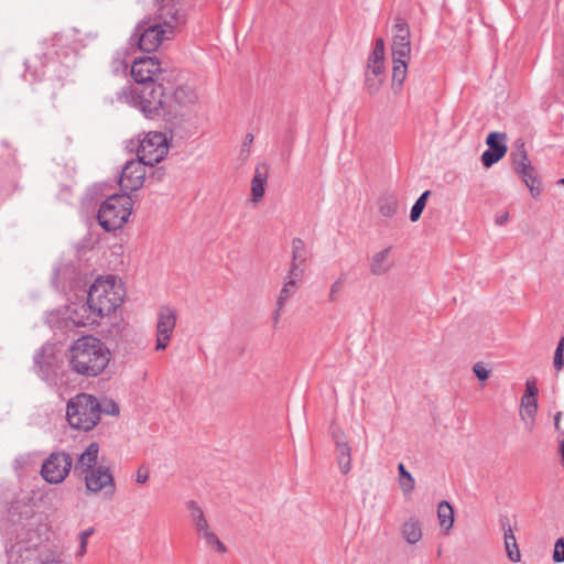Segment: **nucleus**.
I'll return each mask as SVG.
<instances>
[{
    "label": "nucleus",
    "mask_w": 564,
    "mask_h": 564,
    "mask_svg": "<svg viewBox=\"0 0 564 564\" xmlns=\"http://www.w3.org/2000/svg\"><path fill=\"white\" fill-rule=\"evenodd\" d=\"M66 358L72 371L90 378L105 371L110 361V351L104 341L88 335L82 336L69 346Z\"/></svg>",
    "instance_id": "f257e3e1"
},
{
    "label": "nucleus",
    "mask_w": 564,
    "mask_h": 564,
    "mask_svg": "<svg viewBox=\"0 0 564 564\" xmlns=\"http://www.w3.org/2000/svg\"><path fill=\"white\" fill-rule=\"evenodd\" d=\"M117 99L138 108L147 118L176 113V110L167 104L165 90L161 84L126 86L117 94Z\"/></svg>",
    "instance_id": "f03ea898"
},
{
    "label": "nucleus",
    "mask_w": 564,
    "mask_h": 564,
    "mask_svg": "<svg viewBox=\"0 0 564 564\" xmlns=\"http://www.w3.org/2000/svg\"><path fill=\"white\" fill-rule=\"evenodd\" d=\"M87 297L97 315L107 316L122 303L124 289L121 281L113 275L98 278L89 288Z\"/></svg>",
    "instance_id": "7ed1b4c3"
},
{
    "label": "nucleus",
    "mask_w": 564,
    "mask_h": 564,
    "mask_svg": "<svg viewBox=\"0 0 564 564\" xmlns=\"http://www.w3.org/2000/svg\"><path fill=\"white\" fill-rule=\"evenodd\" d=\"M66 419L73 429L93 430L99 422L98 399L87 393L75 395L67 402Z\"/></svg>",
    "instance_id": "20e7f679"
},
{
    "label": "nucleus",
    "mask_w": 564,
    "mask_h": 564,
    "mask_svg": "<svg viewBox=\"0 0 564 564\" xmlns=\"http://www.w3.org/2000/svg\"><path fill=\"white\" fill-rule=\"evenodd\" d=\"M131 212V197L126 193L113 194L100 205L97 219L106 231H112L123 226Z\"/></svg>",
    "instance_id": "39448f33"
},
{
    "label": "nucleus",
    "mask_w": 564,
    "mask_h": 564,
    "mask_svg": "<svg viewBox=\"0 0 564 564\" xmlns=\"http://www.w3.org/2000/svg\"><path fill=\"white\" fill-rule=\"evenodd\" d=\"M174 25L170 22L163 24L159 22L144 21L138 24L133 36L138 39L139 48L143 52H154L163 42L173 35Z\"/></svg>",
    "instance_id": "423d86ee"
},
{
    "label": "nucleus",
    "mask_w": 564,
    "mask_h": 564,
    "mask_svg": "<svg viewBox=\"0 0 564 564\" xmlns=\"http://www.w3.org/2000/svg\"><path fill=\"white\" fill-rule=\"evenodd\" d=\"M73 466L72 456L63 451L53 452L43 462L41 476L52 485L61 484L69 474Z\"/></svg>",
    "instance_id": "0eeeda50"
},
{
    "label": "nucleus",
    "mask_w": 564,
    "mask_h": 564,
    "mask_svg": "<svg viewBox=\"0 0 564 564\" xmlns=\"http://www.w3.org/2000/svg\"><path fill=\"white\" fill-rule=\"evenodd\" d=\"M169 145L165 134L151 131L140 141L137 155L144 160L149 166L161 162L167 154Z\"/></svg>",
    "instance_id": "6e6552de"
},
{
    "label": "nucleus",
    "mask_w": 564,
    "mask_h": 564,
    "mask_svg": "<svg viewBox=\"0 0 564 564\" xmlns=\"http://www.w3.org/2000/svg\"><path fill=\"white\" fill-rule=\"evenodd\" d=\"M177 322V311L171 306L163 305L158 312L155 349L164 350L173 336Z\"/></svg>",
    "instance_id": "1a4fd4ad"
},
{
    "label": "nucleus",
    "mask_w": 564,
    "mask_h": 564,
    "mask_svg": "<svg viewBox=\"0 0 564 564\" xmlns=\"http://www.w3.org/2000/svg\"><path fill=\"white\" fill-rule=\"evenodd\" d=\"M145 166H149L144 160H131L126 163L122 169L120 176V186L126 192H134L139 189L144 182L145 178Z\"/></svg>",
    "instance_id": "9d476101"
},
{
    "label": "nucleus",
    "mask_w": 564,
    "mask_h": 564,
    "mask_svg": "<svg viewBox=\"0 0 564 564\" xmlns=\"http://www.w3.org/2000/svg\"><path fill=\"white\" fill-rule=\"evenodd\" d=\"M161 70V63L156 57H139L132 63L131 76L138 85H145L155 83V78Z\"/></svg>",
    "instance_id": "9b49d317"
},
{
    "label": "nucleus",
    "mask_w": 564,
    "mask_h": 564,
    "mask_svg": "<svg viewBox=\"0 0 564 564\" xmlns=\"http://www.w3.org/2000/svg\"><path fill=\"white\" fill-rule=\"evenodd\" d=\"M83 475L85 476V485L88 491L97 494L105 489L109 490L110 495H113L116 485L113 476L108 467L99 465Z\"/></svg>",
    "instance_id": "f8f14e48"
},
{
    "label": "nucleus",
    "mask_w": 564,
    "mask_h": 564,
    "mask_svg": "<svg viewBox=\"0 0 564 564\" xmlns=\"http://www.w3.org/2000/svg\"><path fill=\"white\" fill-rule=\"evenodd\" d=\"M507 135L500 132H490L486 138L488 149L481 154V162L484 166L490 167L507 153L506 144Z\"/></svg>",
    "instance_id": "ddd939ff"
},
{
    "label": "nucleus",
    "mask_w": 564,
    "mask_h": 564,
    "mask_svg": "<svg viewBox=\"0 0 564 564\" xmlns=\"http://www.w3.org/2000/svg\"><path fill=\"white\" fill-rule=\"evenodd\" d=\"M100 317L102 316L97 315L96 310H93V304L89 303L88 297L86 302L73 303L67 307V318L76 326L94 325Z\"/></svg>",
    "instance_id": "4468645a"
},
{
    "label": "nucleus",
    "mask_w": 564,
    "mask_h": 564,
    "mask_svg": "<svg viewBox=\"0 0 564 564\" xmlns=\"http://www.w3.org/2000/svg\"><path fill=\"white\" fill-rule=\"evenodd\" d=\"M332 437L336 447V459L343 474H348L351 469V448L344 433L339 429H334Z\"/></svg>",
    "instance_id": "2eb2a0df"
},
{
    "label": "nucleus",
    "mask_w": 564,
    "mask_h": 564,
    "mask_svg": "<svg viewBox=\"0 0 564 564\" xmlns=\"http://www.w3.org/2000/svg\"><path fill=\"white\" fill-rule=\"evenodd\" d=\"M369 268L372 274L380 275L388 272L394 264V257L390 249H377L368 256Z\"/></svg>",
    "instance_id": "dca6fc26"
},
{
    "label": "nucleus",
    "mask_w": 564,
    "mask_h": 564,
    "mask_svg": "<svg viewBox=\"0 0 564 564\" xmlns=\"http://www.w3.org/2000/svg\"><path fill=\"white\" fill-rule=\"evenodd\" d=\"M268 174L269 165L267 163H259L256 166L254 174L251 180V200L253 203L260 202L264 196Z\"/></svg>",
    "instance_id": "f3484780"
},
{
    "label": "nucleus",
    "mask_w": 564,
    "mask_h": 564,
    "mask_svg": "<svg viewBox=\"0 0 564 564\" xmlns=\"http://www.w3.org/2000/svg\"><path fill=\"white\" fill-rule=\"evenodd\" d=\"M99 445L96 442L90 443L87 448L78 455L74 465V471L83 475L84 473L94 469L98 459Z\"/></svg>",
    "instance_id": "a211bd4d"
},
{
    "label": "nucleus",
    "mask_w": 564,
    "mask_h": 564,
    "mask_svg": "<svg viewBox=\"0 0 564 564\" xmlns=\"http://www.w3.org/2000/svg\"><path fill=\"white\" fill-rule=\"evenodd\" d=\"M518 175L522 178L527 187L529 188L531 195L536 197L541 193V181L536 176L535 169L531 164V162L527 163L523 166L514 169Z\"/></svg>",
    "instance_id": "6ab92c4d"
},
{
    "label": "nucleus",
    "mask_w": 564,
    "mask_h": 564,
    "mask_svg": "<svg viewBox=\"0 0 564 564\" xmlns=\"http://www.w3.org/2000/svg\"><path fill=\"white\" fill-rule=\"evenodd\" d=\"M302 276H295L293 274H288L284 278V283L282 285V289L280 290L278 300H276V306L284 307L288 301L295 295V293L299 290V283L301 282Z\"/></svg>",
    "instance_id": "aec40b11"
},
{
    "label": "nucleus",
    "mask_w": 564,
    "mask_h": 564,
    "mask_svg": "<svg viewBox=\"0 0 564 564\" xmlns=\"http://www.w3.org/2000/svg\"><path fill=\"white\" fill-rule=\"evenodd\" d=\"M186 506L189 511L191 521H192L197 534L200 535L202 533L209 530L210 529L209 523L205 517L203 509L199 507V505L196 501L191 500L186 503Z\"/></svg>",
    "instance_id": "412c9836"
},
{
    "label": "nucleus",
    "mask_w": 564,
    "mask_h": 564,
    "mask_svg": "<svg viewBox=\"0 0 564 564\" xmlns=\"http://www.w3.org/2000/svg\"><path fill=\"white\" fill-rule=\"evenodd\" d=\"M198 97L196 91L188 86L176 87L171 96L170 105L175 104L180 107H186L197 101ZM173 108V106H171Z\"/></svg>",
    "instance_id": "4be33fe9"
},
{
    "label": "nucleus",
    "mask_w": 564,
    "mask_h": 564,
    "mask_svg": "<svg viewBox=\"0 0 564 564\" xmlns=\"http://www.w3.org/2000/svg\"><path fill=\"white\" fill-rule=\"evenodd\" d=\"M401 533L409 544H415L422 539L421 522L416 517H410L402 525Z\"/></svg>",
    "instance_id": "5701e85b"
},
{
    "label": "nucleus",
    "mask_w": 564,
    "mask_h": 564,
    "mask_svg": "<svg viewBox=\"0 0 564 564\" xmlns=\"http://www.w3.org/2000/svg\"><path fill=\"white\" fill-rule=\"evenodd\" d=\"M505 547L510 561L517 563L521 560V554L517 544L516 536L508 523H502Z\"/></svg>",
    "instance_id": "b1692460"
},
{
    "label": "nucleus",
    "mask_w": 564,
    "mask_h": 564,
    "mask_svg": "<svg viewBox=\"0 0 564 564\" xmlns=\"http://www.w3.org/2000/svg\"><path fill=\"white\" fill-rule=\"evenodd\" d=\"M392 84L391 88L394 94H399L408 74V61L392 59Z\"/></svg>",
    "instance_id": "393cba45"
},
{
    "label": "nucleus",
    "mask_w": 564,
    "mask_h": 564,
    "mask_svg": "<svg viewBox=\"0 0 564 564\" xmlns=\"http://www.w3.org/2000/svg\"><path fill=\"white\" fill-rule=\"evenodd\" d=\"M510 160L512 162L513 169L523 166L530 162L525 150V144L522 140L519 139L512 144L510 151Z\"/></svg>",
    "instance_id": "a878e982"
},
{
    "label": "nucleus",
    "mask_w": 564,
    "mask_h": 564,
    "mask_svg": "<svg viewBox=\"0 0 564 564\" xmlns=\"http://www.w3.org/2000/svg\"><path fill=\"white\" fill-rule=\"evenodd\" d=\"M538 412V402L535 399H521V419L528 423L530 427L533 426L535 421V415Z\"/></svg>",
    "instance_id": "bb28decb"
},
{
    "label": "nucleus",
    "mask_w": 564,
    "mask_h": 564,
    "mask_svg": "<svg viewBox=\"0 0 564 564\" xmlns=\"http://www.w3.org/2000/svg\"><path fill=\"white\" fill-rule=\"evenodd\" d=\"M308 258L307 249H294L292 263L289 273L295 276H303L304 263Z\"/></svg>",
    "instance_id": "cd10ccee"
},
{
    "label": "nucleus",
    "mask_w": 564,
    "mask_h": 564,
    "mask_svg": "<svg viewBox=\"0 0 564 564\" xmlns=\"http://www.w3.org/2000/svg\"><path fill=\"white\" fill-rule=\"evenodd\" d=\"M45 351L46 348L42 347L39 351L34 355V364L37 368L39 375L42 379L48 381L51 380V361L46 360L45 358Z\"/></svg>",
    "instance_id": "c85d7f7f"
},
{
    "label": "nucleus",
    "mask_w": 564,
    "mask_h": 564,
    "mask_svg": "<svg viewBox=\"0 0 564 564\" xmlns=\"http://www.w3.org/2000/svg\"><path fill=\"white\" fill-rule=\"evenodd\" d=\"M392 59L409 61L411 53V41L410 40H394L392 39Z\"/></svg>",
    "instance_id": "c756f323"
},
{
    "label": "nucleus",
    "mask_w": 564,
    "mask_h": 564,
    "mask_svg": "<svg viewBox=\"0 0 564 564\" xmlns=\"http://www.w3.org/2000/svg\"><path fill=\"white\" fill-rule=\"evenodd\" d=\"M437 516L440 519L441 527H443L446 530L453 527L454 511L452 506L447 501L440 502L437 508Z\"/></svg>",
    "instance_id": "7c9ffc66"
},
{
    "label": "nucleus",
    "mask_w": 564,
    "mask_h": 564,
    "mask_svg": "<svg viewBox=\"0 0 564 564\" xmlns=\"http://www.w3.org/2000/svg\"><path fill=\"white\" fill-rule=\"evenodd\" d=\"M199 538H202L205 541V544L210 550H214L221 554L227 552V546L220 541V539L216 535V533L212 531V529L202 533L199 535Z\"/></svg>",
    "instance_id": "2f4dec72"
},
{
    "label": "nucleus",
    "mask_w": 564,
    "mask_h": 564,
    "mask_svg": "<svg viewBox=\"0 0 564 564\" xmlns=\"http://www.w3.org/2000/svg\"><path fill=\"white\" fill-rule=\"evenodd\" d=\"M398 212V202L393 196L382 197L379 200V213L382 217L392 218Z\"/></svg>",
    "instance_id": "473e14b6"
},
{
    "label": "nucleus",
    "mask_w": 564,
    "mask_h": 564,
    "mask_svg": "<svg viewBox=\"0 0 564 564\" xmlns=\"http://www.w3.org/2000/svg\"><path fill=\"white\" fill-rule=\"evenodd\" d=\"M399 471V484L404 494H410L414 489V478L412 475L406 470L405 466L400 463L398 466Z\"/></svg>",
    "instance_id": "72a5a7b5"
},
{
    "label": "nucleus",
    "mask_w": 564,
    "mask_h": 564,
    "mask_svg": "<svg viewBox=\"0 0 564 564\" xmlns=\"http://www.w3.org/2000/svg\"><path fill=\"white\" fill-rule=\"evenodd\" d=\"M393 39L394 40H400V41H404V40H410V28L406 23V21L398 15L395 17L394 19V24H393Z\"/></svg>",
    "instance_id": "f704fd0d"
},
{
    "label": "nucleus",
    "mask_w": 564,
    "mask_h": 564,
    "mask_svg": "<svg viewBox=\"0 0 564 564\" xmlns=\"http://www.w3.org/2000/svg\"><path fill=\"white\" fill-rule=\"evenodd\" d=\"M431 192L430 191H425L421 194V196L415 200L414 205L412 206L411 208V212H410V219L412 221H416L421 215H422V212L424 210L425 208V205H426V200H427V197L430 196Z\"/></svg>",
    "instance_id": "c9c22d12"
},
{
    "label": "nucleus",
    "mask_w": 564,
    "mask_h": 564,
    "mask_svg": "<svg viewBox=\"0 0 564 564\" xmlns=\"http://www.w3.org/2000/svg\"><path fill=\"white\" fill-rule=\"evenodd\" d=\"M98 411L99 416L102 413L116 416L119 414L120 409L119 405L112 399L104 398L101 401L98 400Z\"/></svg>",
    "instance_id": "e433bc0d"
},
{
    "label": "nucleus",
    "mask_w": 564,
    "mask_h": 564,
    "mask_svg": "<svg viewBox=\"0 0 564 564\" xmlns=\"http://www.w3.org/2000/svg\"><path fill=\"white\" fill-rule=\"evenodd\" d=\"M383 59H384V42L382 39H377L368 62L383 63Z\"/></svg>",
    "instance_id": "4c0bfd02"
},
{
    "label": "nucleus",
    "mask_w": 564,
    "mask_h": 564,
    "mask_svg": "<svg viewBox=\"0 0 564 564\" xmlns=\"http://www.w3.org/2000/svg\"><path fill=\"white\" fill-rule=\"evenodd\" d=\"M253 140H254V137L252 133H247L243 141H242V144L240 147V151H239V159L245 162L249 159L250 156V153H251V145L253 143Z\"/></svg>",
    "instance_id": "58836bf2"
},
{
    "label": "nucleus",
    "mask_w": 564,
    "mask_h": 564,
    "mask_svg": "<svg viewBox=\"0 0 564 564\" xmlns=\"http://www.w3.org/2000/svg\"><path fill=\"white\" fill-rule=\"evenodd\" d=\"M383 78H378L366 74L365 87L369 95H376L381 87Z\"/></svg>",
    "instance_id": "ea45409f"
},
{
    "label": "nucleus",
    "mask_w": 564,
    "mask_h": 564,
    "mask_svg": "<svg viewBox=\"0 0 564 564\" xmlns=\"http://www.w3.org/2000/svg\"><path fill=\"white\" fill-rule=\"evenodd\" d=\"M94 533V528L86 529L79 533V549L78 555L83 556L87 551V543L90 535Z\"/></svg>",
    "instance_id": "a19ab883"
},
{
    "label": "nucleus",
    "mask_w": 564,
    "mask_h": 564,
    "mask_svg": "<svg viewBox=\"0 0 564 564\" xmlns=\"http://www.w3.org/2000/svg\"><path fill=\"white\" fill-rule=\"evenodd\" d=\"M383 73H384V64L383 63L368 62L366 74H369L370 76H375L378 78H383Z\"/></svg>",
    "instance_id": "79ce46f5"
},
{
    "label": "nucleus",
    "mask_w": 564,
    "mask_h": 564,
    "mask_svg": "<svg viewBox=\"0 0 564 564\" xmlns=\"http://www.w3.org/2000/svg\"><path fill=\"white\" fill-rule=\"evenodd\" d=\"M553 561L554 563L564 562V538L557 539L554 544Z\"/></svg>",
    "instance_id": "37998d69"
},
{
    "label": "nucleus",
    "mask_w": 564,
    "mask_h": 564,
    "mask_svg": "<svg viewBox=\"0 0 564 564\" xmlns=\"http://www.w3.org/2000/svg\"><path fill=\"white\" fill-rule=\"evenodd\" d=\"M539 390L534 380L528 379L525 382V392L522 398L535 399Z\"/></svg>",
    "instance_id": "c03bdc74"
},
{
    "label": "nucleus",
    "mask_w": 564,
    "mask_h": 564,
    "mask_svg": "<svg viewBox=\"0 0 564 564\" xmlns=\"http://www.w3.org/2000/svg\"><path fill=\"white\" fill-rule=\"evenodd\" d=\"M473 370H474V373L476 375V377L479 380L484 381V380H487L489 378V375H490L489 370L486 369L484 367V365L480 364V362L475 364L474 367H473Z\"/></svg>",
    "instance_id": "a18cd8bd"
},
{
    "label": "nucleus",
    "mask_w": 564,
    "mask_h": 564,
    "mask_svg": "<svg viewBox=\"0 0 564 564\" xmlns=\"http://www.w3.org/2000/svg\"><path fill=\"white\" fill-rule=\"evenodd\" d=\"M343 288V280L337 279L332 285L329 290L328 301L335 302L337 294L341 291Z\"/></svg>",
    "instance_id": "49530a36"
},
{
    "label": "nucleus",
    "mask_w": 564,
    "mask_h": 564,
    "mask_svg": "<svg viewBox=\"0 0 564 564\" xmlns=\"http://www.w3.org/2000/svg\"><path fill=\"white\" fill-rule=\"evenodd\" d=\"M563 352H564V349H561L557 346L556 349H555L554 359H553V366H554V368L556 370H561L562 369Z\"/></svg>",
    "instance_id": "de8ad7c7"
},
{
    "label": "nucleus",
    "mask_w": 564,
    "mask_h": 564,
    "mask_svg": "<svg viewBox=\"0 0 564 564\" xmlns=\"http://www.w3.org/2000/svg\"><path fill=\"white\" fill-rule=\"evenodd\" d=\"M149 479V473L148 470H143L142 468H139L135 476V481L140 485L147 482Z\"/></svg>",
    "instance_id": "09e8293b"
},
{
    "label": "nucleus",
    "mask_w": 564,
    "mask_h": 564,
    "mask_svg": "<svg viewBox=\"0 0 564 564\" xmlns=\"http://www.w3.org/2000/svg\"><path fill=\"white\" fill-rule=\"evenodd\" d=\"M284 307H279L276 306L274 312L272 313V324H273V327L274 328H278L279 327V323H280V317H281V314H282V311H283Z\"/></svg>",
    "instance_id": "8fccbe9b"
},
{
    "label": "nucleus",
    "mask_w": 564,
    "mask_h": 564,
    "mask_svg": "<svg viewBox=\"0 0 564 564\" xmlns=\"http://www.w3.org/2000/svg\"><path fill=\"white\" fill-rule=\"evenodd\" d=\"M508 217H509L508 213H505L497 217L496 223L501 226L507 223Z\"/></svg>",
    "instance_id": "3c124183"
},
{
    "label": "nucleus",
    "mask_w": 564,
    "mask_h": 564,
    "mask_svg": "<svg viewBox=\"0 0 564 564\" xmlns=\"http://www.w3.org/2000/svg\"><path fill=\"white\" fill-rule=\"evenodd\" d=\"M561 415H562V413H561V412H557V413L554 415V423H555V426H556V427L558 426V423H560V420H561Z\"/></svg>",
    "instance_id": "603ef678"
},
{
    "label": "nucleus",
    "mask_w": 564,
    "mask_h": 564,
    "mask_svg": "<svg viewBox=\"0 0 564 564\" xmlns=\"http://www.w3.org/2000/svg\"><path fill=\"white\" fill-rule=\"evenodd\" d=\"M560 452H561L562 458L564 460V438H563V442L560 444Z\"/></svg>",
    "instance_id": "864d4df0"
},
{
    "label": "nucleus",
    "mask_w": 564,
    "mask_h": 564,
    "mask_svg": "<svg viewBox=\"0 0 564 564\" xmlns=\"http://www.w3.org/2000/svg\"><path fill=\"white\" fill-rule=\"evenodd\" d=\"M557 346H558L561 349H564V335L560 338V341H558Z\"/></svg>",
    "instance_id": "5fc2aeb1"
},
{
    "label": "nucleus",
    "mask_w": 564,
    "mask_h": 564,
    "mask_svg": "<svg viewBox=\"0 0 564 564\" xmlns=\"http://www.w3.org/2000/svg\"><path fill=\"white\" fill-rule=\"evenodd\" d=\"M557 184H558V185H563V186H564V177H563V178H560V180L557 181Z\"/></svg>",
    "instance_id": "6e6d98bb"
},
{
    "label": "nucleus",
    "mask_w": 564,
    "mask_h": 564,
    "mask_svg": "<svg viewBox=\"0 0 564 564\" xmlns=\"http://www.w3.org/2000/svg\"><path fill=\"white\" fill-rule=\"evenodd\" d=\"M8 562H10V558L8 557ZM11 564V563H9ZM12 564H21V561H19L18 563H12Z\"/></svg>",
    "instance_id": "4d7b16f0"
},
{
    "label": "nucleus",
    "mask_w": 564,
    "mask_h": 564,
    "mask_svg": "<svg viewBox=\"0 0 564 564\" xmlns=\"http://www.w3.org/2000/svg\"><path fill=\"white\" fill-rule=\"evenodd\" d=\"M564 367V356H563V359H562V368Z\"/></svg>",
    "instance_id": "13d9d810"
}]
</instances>
